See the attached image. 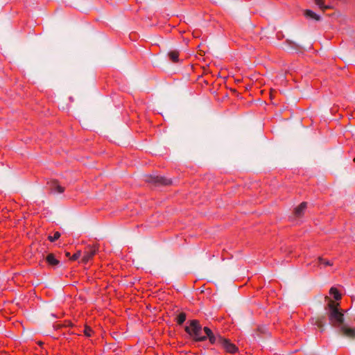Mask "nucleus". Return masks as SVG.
Here are the masks:
<instances>
[{
	"mask_svg": "<svg viewBox=\"0 0 355 355\" xmlns=\"http://www.w3.org/2000/svg\"><path fill=\"white\" fill-rule=\"evenodd\" d=\"M338 304L335 303L331 300H329L327 308V315L330 324L334 327L338 329V334L340 336L347 337L349 339L355 338V329L347 326L345 322L343 313L338 309Z\"/></svg>",
	"mask_w": 355,
	"mask_h": 355,
	"instance_id": "nucleus-1",
	"label": "nucleus"
},
{
	"mask_svg": "<svg viewBox=\"0 0 355 355\" xmlns=\"http://www.w3.org/2000/svg\"><path fill=\"white\" fill-rule=\"evenodd\" d=\"M185 331L189 334L196 341H204L207 339L206 336L202 334V328L197 320H193L189 322V326L184 328Z\"/></svg>",
	"mask_w": 355,
	"mask_h": 355,
	"instance_id": "nucleus-2",
	"label": "nucleus"
},
{
	"mask_svg": "<svg viewBox=\"0 0 355 355\" xmlns=\"http://www.w3.org/2000/svg\"><path fill=\"white\" fill-rule=\"evenodd\" d=\"M145 182L152 184L155 186L169 185L171 180L162 176L149 175L144 176Z\"/></svg>",
	"mask_w": 355,
	"mask_h": 355,
	"instance_id": "nucleus-3",
	"label": "nucleus"
},
{
	"mask_svg": "<svg viewBox=\"0 0 355 355\" xmlns=\"http://www.w3.org/2000/svg\"><path fill=\"white\" fill-rule=\"evenodd\" d=\"M219 345H220L229 353H235L238 348L227 339L219 338Z\"/></svg>",
	"mask_w": 355,
	"mask_h": 355,
	"instance_id": "nucleus-4",
	"label": "nucleus"
},
{
	"mask_svg": "<svg viewBox=\"0 0 355 355\" xmlns=\"http://www.w3.org/2000/svg\"><path fill=\"white\" fill-rule=\"evenodd\" d=\"M97 250L96 247L94 246H88L87 250L84 253V256L83 257L82 261L85 263H87L92 257L96 254Z\"/></svg>",
	"mask_w": 355,
	"mask_h": 355,
	"instance_id": "nucleus-5",
	"label": "nucleus"
},
{
	"mask_svg": "<svg viewBox=\"0 0 355 355\" xmlns=\"http://www.w3.org/2000/svg\"><path fill=\"white\" fill-rule=\"evenodd\" d=\"M325 315H318L315 318L311 319V322L313 324L316 325L321 331H324L325 329Z\"/></svg>",
	"mask_w": 355,
	"mask_h": 355,
	"instance_id": "nucleus-6",
	"label": "nucleus"
},
{
	"mask_svg": "<svg viewBox=\"0 0 355 355\" xmlns=\"http://www.w3.org/2000/svg\"><path fill=\"white\" fill-rule=\"evenodd\" d=\"M49 188L53 193H62L64 191V188L59 184L56 180H52L49 183Z\"/></svg>",
	"mask_w": 355,
	"mask_h": 355,
	"instance_id": "nucleus-7",
	"label": "nucleus"
},
{
	"mask_svg": "<svg viewBox=\"0 0 355 355\" xmlns=\"http://www.w3.org/2000/svg\"><path fill=\"white\" fill-rule=\"evenodd\" d=\"M307 203L306 202H303L299 206H297L294 210L295 216L297 218L301 217L303 215Z\"/></svg>",
	"mask_w": 355,
	"mask_h": 355,
	"instance_id": "nucleus-8",
	"label": "nucleus"
},
{
	"mask_svg": "<svg viewBox=\"0 0 355 355\" xmlns=\"http://www.w3.org/2000/svg\"><path fill=\"white\" fill-rule=\"evenodd\" d=\"M304 15L306 18L313 19L316 21H320L321 19L320 15H318V14H316L315 12H313L311 10H306L304 11Z\"/></svg>",
	"mask_w": 355,
	"mask_h": 355,
	"instance_id": "nucleus-9",
	"label": "nucleus"
},
{
	"mask_svg": "<svg viewBox=\"0 0 355 355\" xmlns=\"http://www.w3.org/2000/svg\"><path fill=\"white\" fill-rule=\"evenodd\" d=\"M46 261L49 265L52 266H58L60 263V261L55 259L53 254H48L46 257Z\"/></svg>",
	"mask_w": 355,
	"mask_h": 355,
	"instance_id": "nucleus-10",
	"label": "nucleus"
},
{
	"mask_svg": "<svg viewBox=\"0 0 355 355\" xmlns=\"http://www.w3.org/2000/svg\"><path fill=\"white\" fill-rule=\"evenodd\" d=\"M168 55L173 62H177L179 61V52L178 51H171L168 52Z\"/></svg>",
	"mask_w": 355,
	"mask_h": 355,
	"instance_id": "nucleus-11",
	"label": "nucleus"
},
{
	"mask_svg": "<svg viewBox=\"0 0 355 355\" xmlns=\"http://www.w3.org/2000/svg\"><path fill=\"white\" fill-rule=\"evenodd\" d=\"M329 293L334 295V297L335 298L336 300H338L341 298V295L339 293L338 291L337 290V288L334 287L331 288Z\"/></svg>",
	"mask_w": 355,
	"mask_h": 355,
	"instance_id": "nucleus-12",
	"label": "nucleus"
},
{
	"mask_svg": "<svg viewBox=\"0 0 355 355\" xmlns=\"http://www.w3.org/2000/svg\"><path fill=\"white\" fill-rule=\"evenodd\" d=\"M211 344H219V338H222L220 335L215 336L214 334L207 337Z\"/></svg>",
	"mask_w": 355,
	"mask_h": 355,
	"instance_id": "nucleus-13",
	"label": "nucleus"
},
{
	"mask_svg": "<svg viewBox=\"0 0 355 355\" xmlns=\"http://www.w3.org/2000/svg\"><path fill=\"white\" fill-rule=\"evenodd\" d=\"M177 322L179 324H182L186 320V314L184 313H180L178 316H177Z\"/></svg>",
	"mask_w": 355,
	"mask_h": 355,
	"instance_id": "nucleus-14",
	"label": "nucleus"
},
{
	"mask_svg": "<svg viewBox=\"0 0 355 355\" xmlns=\"http://www.w3.org/2000/svg\"><path fill=\"white\" fill-rule=\"evenodd\" d=\"M60 237V233L58 232H56L54 233V235L53 236H49L48 239L51 242H53L55 240L58 239Z\"/></svg>",
	"mask_w": 355,
	"mask_h": 355,
	"instance_id": "nucleus-15",
	"label": "nucleus"
},
{
	"mask_svg": "<svg viewBox=\"0 0 355 355\" xmlns=\"http://www.w3.org/2000/svg\"><path fill=\"white\" fill-rule=\"evenodd\" d=\"M324 1V0H315V4L317 6H318L320 8L325 10V9L329 8V7L324 6V4H323Z\"/></svg>",
	"mask_w": 355,
	"mask_h": 355,
	"instance_id": "nucleus-16",
	"label": "nucleus"
},
{
	"mask_svg": "<svg viewBox=\"0 0 355 355\" xmlns=\"http://www.w3.org/2000/svg\"><path fill=\"white\" fill-rule=\"evenodd\" d=\"M92 329L89 327H85L84 329V334L86 336L89 337L92 335Z\"/></svg>",
	"mask_w": 355,
	"mask_h": 355,
	"instance_id": "nucleus-17",
	"label": "nucleus"
},
{
	"mask_svg": "<svg viewBox=\"0 0 355 355\" xmlns=\"http://www.w3.org/2000/svg\"><path fill=\"white\" fill-rule=\"evenodd\" d=\"M318 262L320 263H324V265L326 266H331L332 263L329 261H325L324 259H323L322 257H318Z\"/></svg>",
	"mask_w": 355,
	"mask_h": 355,
	"instance_id": "nucleus-18",
	"label": "nucleus"
},
{
	"mask_svg": "<svg viewBox=\"0 0 355 355\" xmlns=\"http://www.w3.org/2000/svg\"><path fill=\"white\" fill-rule=\"evenodd\" d=\"M202 330L205 331V334H206V337L207 338L208 336H211L213 334V332L209 328V327H204L202 329Z\"/></svg>",
	"mask_w": 355,
	"mask_h": 355,
	"instance_id": "nucleus-19",
	"label": "nucleus"
},
{
	"mask_svg": "<svg viewBox=\"0 0 355 355\" xmlns=\"http://www.w3.org/2000/svg\"><path fill=\"white\" fill-rule=\"evenodd\" d=\"M81 255V252L78 251L76 253H75L70 259L73 261H75L78 259Z\"/></svg>",
	"mask_w": 355,
	"mask_h": 355,
	"instance_id": "nucleus-20",
	"label": "nucleus"
},
{
	"mask_svg": "<svg viewBox=\"0 0 355 355\" xmlns=\"http://www.w3.org/2000/svg\"><path fill=\"white\" fill-rule=\"evenodd\" d=\"M258 330L262 334L266 333V329L264 328H259Z\"/></svg>",
	"mask_w": 355,
	"mask_h": 355,
	"instance_id": "nucleus-21",
	"label": "nucleus"
},
{
	"mask_svg": "<svg viewBox=\"0 0 355 355\" xmlns=\"http://www.w3.org/2000/svg\"><path fill=\"white\" fill-rule=\"evenodd\" d=\"M288 43L290 44H293V45H295V46H298L297 45H296L294 42H291V41H288Z\"/></svg>",
	"mask_w": 355,
	"mask_h": 355,
	"instance_id": "nucleus-22",
	"label": "nucleus"
},
{
	"mask_svg": "<svg viewBox=\"0 0 355 355\" xmlns=\"http://www.w3.org/2000/svg\"><path fill=\"white\" fill-rule=\"evenodd\" d=\"M66 256L67 257H70V253L69 252H66Z\"/></svg>",
	"mask_w": 355,
	"mask_h": 355,
	"instance_id": "nucleus-23",
	"label": "nucleus"
},
{
	"mask_svg": "<svg viewBox=\"0 0 355 355\" xmlns=\"http://www.w3.org/2000/svg\"><path fill=\"white\" fill-rule=\"evenodd\" d=\"M354 162H355V158L354 159Z\"/></svg>",
	"mask_w": 355,
	"mask_h": 355,
	"instance_id": "nucleus-24",
	"label": "nucleus"
}]
</instances>
